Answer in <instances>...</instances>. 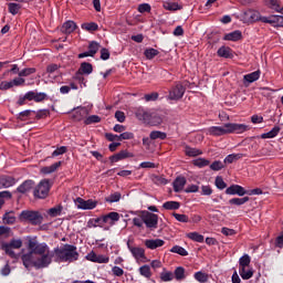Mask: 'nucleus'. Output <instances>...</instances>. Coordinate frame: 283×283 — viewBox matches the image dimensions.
<instances>
[{"label":"nucleus","mask_w":283,"mask_h":283,"mask_svg":"<svg viewBox=\"0 0 283 283\" xmlns=\"http://www.w3.org/2000/svg\"><path fill=\"white\" fill-rule=\"evenodd\" d=\"M150 140H165L167 138V133L160 130H153L149 135Z\"/></svg>","instance_id":"nucleus-26"},{"label":"nucleus","mask_w":283,"mask_h":283,"mask_svg":"<svg viewBox=\"0 0 283 283\" xmlns=\"http://www.w3.org/2000/svg\"><path fill=\"white\" fill-rule=\"evenodd\" d=\"M280 126H274L270 132L268 133H263L261 135V138L266 139V138H275V136H277V134H280Z\"/></svg>","instance_id":"nucleus-27"},{"label":"nucleus","mask_w":283,"mask_h":283,"mask_svg":"<svg viewBox=\"0 0 283 283\" xmlns=\"http://www.w3.org/2000/svg\"><path fill=\"white\" fill-rule=\"evenodd\" d=\"M240 19L243 23H255V21H260V12L248 9L240 15Z\"/></svg>","instance_id":"nucleus-8"},{"label":"nucleus","mask_w":283,"mask_h":283,"mask_svg":"<svg viewBox=\"0 0 283 283\" xmlns=\"http://www.w3.org/2000/svg\"><path fill=\"white\" fill-rule=\"evenodd\" d=\"M185 185H187V178L185 177H177L172 182L174 191L176 193H180L182 189H185Z\"/></svg>","instance_id":"nucleus-17"},{"label":"nucleus","mask_w":283,"mask_h":283,"mask_svg":"<svg viewBox=\"0 0 283 283\" xmlns=\"http://www.w3.org/2000/svg\"><path fill=\"white\" fill-rule=\"evenodd\" d=\"M146 103H150L151 101H158V93H150L144 96Z\"/></svg>","instance_id":"nucleus-63"},{"label":"nucleus","mask_w":283,"mask_h":283,"mask_svg":"<svg viewBox=\"0 0 283 283\" xmlns=\"http://www.w3.org/2000/svg\"><path fill=\"white\" fill-rule=\"evenodd\" d=\"M17 185V179L10 176H1L0 177V189H8L10 187H14Z\"/></svg>","instance_id":"nucleus-15"},{"label":"nucleus","mask_w":283,"mask_h":283,"mask_svg":"<svg viewBox=\"0 0 283 283\" xmlns=\"http://www.w3.org/2000/svg\"><path fill=\"white\" fill-rule=\"evenodd\" d=\"M163 207L167 211H176V210L180 209V202H178V201H166L163 205Z\"/></svg>","instance_id":"nucleus-28"},{"label":"nucleus","mask_w":283,"mask_h":283,"mask_svg":"<svg viewBox=\"0 0 283 283\" xmlns=\"http://www.w3.org/2000/svg\"><path fill=\"white\" fill-rule=\"evenodd\" d=\"M32 189H34V180L28 179L17 188V191L18 193H29Z\"/></svg>","instance_id":"nucleus-14"},{"label":"nucleus","mask_w":283,"mask_h":283,"mask_svg":"<svg viewBox=\"0 0 283 283\" xmlns=\"http://www.w3.org/2000/svg\"><path fill=\"white\" fill-rule=\"evenodd\" d=\"M249 126L244 124L227 123L223 126H211L207 129L209 136H227L228 134H244Z\"/></svg>","instance_id":"nucleus-3"},{"label":"nucleus","mask_w":283,"mask_h":283,"mask_svg":"<svg viewBox=\"0 0 283 283\" xmlns=\"http://www.w3.org/2000/svg\"><path fill=\"white\" fill-rule=\"evenodd\" d=\"M120 220V214L118 212H109L103 217H99L96 222H102L103 224H116Z\"/></svg>","instance_id":"nucleus-10"},{"label":"nucleus","mask_w":283,"mask_h":283,"mask_svg":"<svg viewBox=\"0 0 283 283\" xmlns=\"http://www.w3.org/2000/svg\"><path fill=\"white\" fill-rule=\"evenodd\" d=\"M74 30H76V23L72 20L64 22L61 28V31L63 32V34H72Z\"/></svg>","instance_id":"nucleus-19"},{"label":"nucleus","mask_w":283,"mask_h":283,"mask_svg":"<svg viewBox=\"0 0 283 283\" xmlns=\"http://www.w3.org/2000/svg\"><path fill=\"white\" fill-rule=\"evenodd\" d=\"M144 224H146V228L150 229V231L158 229V214L144 211Z\"/></svg>","instance_id":"nucleus-7"},{"label":"nucleus","mask_w":283,"mask_h":283,"mask_svg":"<svg viewBox=\"0 0 283 283\" xmlns=\"http://www.w3.org/2000/svg\"><path fill=\"white\" fill-rule=\"evenodd\" d=\"M94 72V66H92V63L90 62H83L80 65V69L75 73L76 81H84L85 78L83 76H90Z\"/></svg>","instance_id":"nucleus-6"},{"label":"nucleus","mask_w":283,"mask_h":283,"mask_svg":"<svg viewBox=\"0 0 283 283\" xmlns=\"http://www.w3.org/2000/svg\"><path fill=\"white\" fill-rule=\"evenodd\" d=\"M189 240H192L193 242H205V235L198 233V232H189L186 234Z\"/></svg>","instance_id":"nucleus-33"},{"label":"nucleus","mask_w":283,"mask_h":283,"mask_svg":"<svg viewBox=\"0 0 283 283\" xmlns=\"http://www.w3.org/2000/svg\"><path fill=\"white\" fill-rule=\"evenodd\" d=\"M80 254L76 245L66 243L61 248L53 249L54 262H67L69 264H72V262H76Z\"/></svg>","instance_id":"nucleus-2"},{"label":"nucleus","mask_w":283,"mask_h":283,"mask_svg":"<svg viewBox=\"0 0 283 283\" xmlns=\"http://www.w3.org/2000/svg\"><path fill=\"white\" fill-rule=\"evenodd\" d=\"M211 193H213L211 186H201V196H211Z\"/></svg>","instance_id":"nucleus-64"},{"label":"nucleus","mask_w":283,"mask_h":283,"mask_svg":"<svg viewBox=\"0 0 283 283\" xmlns=\"http://www.w3.org/2000/svg\"><path fill=\"white\" fill-rule=\"evenodd\" d=\"M186 154H187V156L196 157V156H200L202 154V151L197 148H187Z\"/></svg>","instance_id":"nucleus-58"},{"label":"nucleus","mask_w":283,"mask_h":283,"mask_svg":"<svg viewBox=\"0 0 283 283\" xmlns=\"http://www.w3.org/2000/svg\"><path fill=\"white\" fill-rule=\"evenodd\" d=\"M164 8L170 11L182 10V6L178 4V2H165Z\"/></svg>","instance_id":"nucleus-40"},{"label":"nucleus","mask_w":283,"mask_h":283,"mask_svg":"<svg viewBox=\"0 0 283 283\" xmlns=\"http://www.w3.org/2000/svg\"><path fill=\"white\" fill-rule=\"evenodd\" d=\"M165 245V241L161 239H149L145 241L147 249L154 250Z\"/></svg>","instance_id":"nucleus-18"},{"label":"nucleus","mask_w":283,"mask_h":283,"mask_svg":"<svg viewBox=\"0 0 283 283\" xmlns=\"http://www.w3.org/2000/svg\"><path fill=\"white\" fill-rule=\"evenodd\" d=\"M269 6L271 10H275V12H282V8H280V0H269Z\"/></svg>","instance_id":"nucleus-53"},{"label":"nucleus","mask_w":283,"mask_h":283,"mask_svg":"<svg viewBox=\"0 0 283 283\" xmlns=\"http://www.w3.org/2000/svg\"><path fill=\"white\" fill-rule=\"evenodd\" d=\"M210 169L212 171H220L221 169H224V164L220 160H216L210 165Z\"/></svg>","instance_id":"nucleus-52"},{"label":"nucleus","mask_w":283,"mask_h":283,"mask_svg":"<svg viewBox=\"0 0 283 283\" xmlns=\"http://www.w3.org/2000/svg\"><path fill=\"white\" fill-rule=\"evenodd\" d=\"M161 282H171L175 277L174 272L167 271L164 269V271L159 275Z\"/></svg>","instance_id":"nucleus-29"},{"label":"nucleus","mask_w":283,"mask_h":283,"mask_svg":"<svg viewBox=\"0 0 283 283\" xmlns=\"http://www.w3.org/2000/svg\"><path fill=\"white\" fill-rule=\"evenodd\" d=\"M172 216L175 217V219L177 220V222H189V217L187 214H180L177 212H174Z\"/></svg>","instance_id":"nucleus-56"},{"label":"nucleus","mask_w":283,"mask_h":283,"mask_svg":"<svg viewBox=\"0 0 283 283\" xmlns=\"http://www.w3.org/2000/svg\"><path fill=\"white\" fill-rule=\"evenodd\" d=\"M218 56H221L222 59H233V52L231 51V48L229 46H221L217 51Z\"/></svg>","instance_id":"nucleus-20"},{"label":"nucleus","mask_w":283,"mask_h":283,"mask_svg":"<svg viewBox=\"0 0 283 283\" xmlns=\"http://www.w3.org/2000/svg\"><path fill=\"white\" fill-rule=\"evenodd\" d=\"M147 116H149V114L147 112H145V109H138L136 112V117L139 119V120H147Z\"/></svg>","instance_id":"nucleus-62"},{"label":"nucleus","mask_w":283,"mask_h":283,"mask_svg":"<svg viewBox=\"0 0 283 283\" xmlns=\"http://www.w3.org/2000/svg\"><path fill=\"white\" fill-rule=\"evenodd\" d=\"M61 166V161H57V163H54L53 165L51 166H46V167H43L41 169V172L42 174H54V171H56V169Z\"/></svg>","instance_id":"nucleus-32"},{"label":"nucleus","mask_w":283,"mask_h":283,"mask_svg":"<svg viewBox=\"0 0 283 283\" xmlns=\"http://www.w3.org/2000/svg\"><path fill=\"white\" fill-rule=\"evenodd\" d=\"M228 196H247V190L240 185H232L226 189Z\"/></svg>","instance_id":"nucleus-12"},{"label":"nucleus","mask_w":283,"mask_h":283,"mask_svg":"<svg viewBox=\"0 0 283 283\" xmlns=\"http://www.w3.org/2000/svg\"><path fill=\"white\" fill-rule=\"evenodd\" d=\"M134 227H137L138 229H143V226L145 224V212L142 213L139 217H135L133 219Z\"/></svg>","instance_id":"nucleus-39"},{"label":"nucleus","mask_w":283,"mask_h":283,"mask_svg":"<svg viewBox=\"0 0 283 283\" xmlns=\"http://www.w3.org/2000/svg\"><path fill=\"white\" fill-rule=\"evenodd\" d=\"M87 116V108H78L74 112L73 118L74 120H83Z\"/></svg>","instance_id":"nucleus-31"},{"label":"nucleus","mask_w":283,"mask_h":283,"mask_svg":"<svg viewBox=\"0 0 283 283\" xmlns=\"http://www.w3.org/2000/svg\"><path fill=\"white\" fill-rule=\"evenodd\" d=\"M214 185L217 189H220V190L227 189V182H224V179H222L221 176L216 177Z\"/></svg>","instance_id":"nucleus-47"},{"label":"nucleus","mask_w":283,"mask_h":283,"mask_svg":"<svg viewBox=\"0 0 283 283\" xmlns=\"http://www.w3.org/2000/svg\"><path fill=\"white\" fill-rule=\"evenodd\" d=\"M127 248L130 251L133 258H135V260L145 259V249L139 248V247H134V245L129 244V241H127Z\"/></svg>","instance_id":"nucleus-11"},{"label":"nucleus","mask_w":283,"mask_h":283,"mask_svg":"<svg viewBox=\"0 0 283 283\" xmlns=\"http://www.w3.org/2000/svg\"><path fill=\"white\" fill-rule=\"evenodd\" d=\"M120 200V192H114L105 198L106 202H118Z\"/></svg>","instance_id":"nucleus-49"},{"label":"nucleus","mask_w":283,"mask_h":283,"mask_svg":"<svg viewBox=\"0 0 283 283\" xmlns=\"http://www.w3.org/2000/svg\"><path fill=\"white\" fill-rule=\"evenodd\" d=\"M21 217L31 222V224H41L43 222V214L39 211L24 210L21 212Z\"/></svg>","instance_id":"nucleus-5"},{"label":"nucleus","mask_w":283,"mask_h":283,"mask_svg":"<svg viewBox=\"0 0 283 283\" xmlns=\"http://www.w3.org/2000/svg\"><path fill=\"white\" fill-rule=\"evenodd\" d=\"M272 25L283 28V15H272Z\"/></svg>","instance_id":"nucleus-42"},{"label":"nucleus","mask_w":283,"mask_h":283,"mask_svg":"<svg viewBox=\"0 0 283 283\" xmlns=\"http://www.w3.org/2000/svg\"><path fill=\"white\" fill-rule=\"evenodd\" d=\"M4 198H8V199L12 198V192H10L8 190L0 192V209H1V207H3V205H6Z\"/></svg>","instance_id":"nucleus-48"},{"label":"nucleus","mask_w":283,"mask_h":283,"mask_svg":"<svg viewBox=\"0 0 283 283\" xmlns=\"http://www.w3.org/2000/svg\"><path fill=\"white\" fill-rule=\"evenodd\" d=\"M95 262L97 264H107L109 262V256H105L103 254H97Z\"/></svg>","instance_id":"nucleus-61"},{"label":"nucleus","mask_w":283,"mask_h":283,"mask_svg":"<svg viewBox=\"0 0 283 283\" xmlns=\"http://www.w3.org/2000/svg\"><path fill=\"white\" fill-rule=\"evenodd\" d=\"M224 41H240L242 39V31L237 30L224 35Z\"/></svg>","instance_id":"nucleus-21"},{"label":"nucleus","mask_w":283,"mask_h":283,"mask_svg":"<svg viewBox=\"0 0 283 283\" xmlns=\"http://www.w3.org/2000/svg\"><path fill=\"white\" fill-rule=\"evenodd\" d=\"M260 71H254L252 73H249L247 75L243 76V81L245 83H255V81H258L260 78Z\"/></svg>","instance_id":"nucleus-22"},{"label":"nucleus","mask_w":283,"mask_h":283,"mask_svg":"<svg viewBox=\"0 0 283 283\" xmlns=\"http://www.w3.org/2000/svg\"><path fill=\"white\" fill-rule=\"evenodd\" d=\"M61 211H63V207H54L49 209L48 213L51 218H56V216H61Z\"/></svg>","instance_id":"nucleus-50"},{"label":"nucleus","mask_w":283,"mask_h":283,"mask_svg":"<svg viewBox=\"0 0 283 283\" xmlns=\"http://www.w3.org/2000/svg\"><path fill=\"white\" fill-rule=\"evenodd\" d=\"M3 224H14L17 222V217L14 212H6L2 217Z\"/></svg>","instance_id":"nucleus-24"},{"label":"nucleus","mask_w":283,"mask_h":283,"mask_svg":"<svg viewBox=\"0 0 283 283\" xmlns=\"http://www.w3.org/2000/svg\"><path fill=\"white\" fill-rule=\"evenodd\" d=\"M170 253H177L178 255H181V256H187V255H189V252L185 249V248H182V247H180V245H175V247H172L171 249H170Z\"/></svg>","instance_id":"nucleus-35"},{"label":"nucleus","mask_w":283,"mask_h":283,"mask_svg":"<svg viewBox=\"0 0 283 283\" xmlns=\"http://www.w3.org/2000/svg\"><path fill=\"white\" fill-rule=\"evenodd\" d=\"M125 158H134V154L122 150L113 156L109 157L111 163H118L119 160H125Z\"/></svg>","instance_id":"nucleus-16"},{"label":"nucleus","mask_w":283,"mask_h":283,"mask_svg":"<svg viewBox=\"0 0 283 283\" xmlns=\"http://www.w3.org/2000/svg\"><path fill=\"white\" fill-rule=\"evenodd\" d=\"M195 280H197V282H200V283H207L209 282V274L203 273L202 271L196 272Z\"/></svg>","instance_id":"nucleus-38"},{"label":"nucleus","mask_w":283,"mask_h":283,"mask_svg":"<svg viewBox=\"0 0 283 283\" xmlns=\"http://www.w3.org/2000/svg\"><path fill=\"white\" fill-rule=\"evenodd\" d=\"M158 54H160V52L154 48H149L144 51V55L146 59H148V61H151V59L158 56Z\"/></svg>","instance_id":"nucleus-34"},{"label":"nucleus","mask_w":283,"mask_h":283,"mask_svg":"<svg viewBox=\"0 0 283 283\" xmlns=\"http://www.w3.org/2000/svg\"><path fill=\"white\" fill-rule=\"evenodd\" d=\"M138 12H140V14H144V12H151V6H149V3H142L138 6Z\"/></svg>","instance_id":"nucleus-59"},{"label":"nucleus","mask_w":283,"mask_h":283,"mask_svg":"<svg viewBox=\"0 0 283 283\" xmlns=\"http://www.w3.org/2000/svg\"><path fill=\"white\" fill-rule=\"evenodd\" d=\"M139 274L143 275V277H146L147 280L151 279V268L149 265H143L139 268Z\"/></svg>","instance_id":"nucleus-37"},{"label":"nucleus","mask_w":283,"mask_h":283,"mask_svg":"<svg viewBox=\"0 0 283 283\" xmlns=\"http://www.w3.org/2000/svg\"><path fill=\"white\" fill-rule=\"evenodd\" d=\"M174 275H175V279H176L177 281H179V282H180V280H185V268L178 266V268L175 270Z\"/></svg>","instance_id":"nucleus-44"},{"label":"nucleus","mask_w":283,"mask_h":283,"mask_svg":"<svg viewBox=\"0 0 283 283\" xmlns=\"http://www.w3.org/2000/svg\"><path fill=\"white\" fill-rule=\"evenodd\" d=\"M251 264V256L249 254H244L239 259V266L240 269H247Z\"/></svg>","instance_id":"nucleus-36"},{"label":"nucleus","mask_w":283,"mask_h":283,"mask_svg":"<svg viewBox=\"0 0 283 283\" xmlns=\"http://www.w3.org/2000/svg\"><path fill=\"white\" fill-rule=\"evenodd\" d=\"M36 73V69L34 67H28V69H23L22 71L19 72V76L23 77V76H30L32 74Z\"/></svg>","instance_id":"nucleus-51"},{"label":"nucleus","mask_w":283,"mask_h":283,"mask_svg":"<svg viewBox=\"0 0 283 283\" xmlns=\"http://www.w3.org/2000/svg\"><path fill=\"white\" fill-rule=\"evenodd\" d=\"M209 163L210 161L205 158H198V159L193 160L195 167H199L200 169H202V167H209Z\"/></svg>","instance_id":"nucleus-45"},{"label":"nucleus","mask_w":283,"mask_h":283,"mask_svg":"<svg viewBox=\"0 0 283 283\" xmlns=\"http://www.w3.org/2000/svg\"><path fill=\"white\" fill-rule=\"evenodd\" d=\"M99 49L101 44L96 41L91 42L88 45V51L93 56L96 54V52H98Z\"/></svg>","instance_id":"nucleus-46"},{"label":"nucleus","mask_w":283,"mask_h":283,"mask_svg":"<svg viewBox=\"0 0 283 283\" xmlns=\"http://www.w3.org/2000/svg\"><path fill=\"white\" fill-rule=\"evenodd\" d=\"M82 30H86V32H96V30H98V24H96V22L83 23Z\"/></svg>","instance_id":"nucleus-41"},{"label":"nucleus","mask_w":283,"mask_h":283,"mask_svg":"<svg viewBox=\"0 0 283 283\" xmlns=\"http://www.w3.org/2000/svg\"><path fill=\"white\" fill-rule=\"evenodd\" d=\"M85 125H93V123H101V117L97 115H91L84 120Z\"/></svg>","instance_id":"nucleus-54"},{"label":"nucleus","mask_w":283,"mask_h":283,"mask_svg":"<svg viewBox=\"0 0 283 283\" xmlns=\"http://www.w3.org/2000/svg\"><path fill=\"white\" fill-rule=\"evenodd\" d=\"M8 8H9V12L10 14H19V10H21V4L19 3H14V2H10L8 4Z\"/></svg>","instance_id":"nucleus-43"},{"label":"nucleus","mask_w":283,"mask_h":283,"mask_svg":"<svg viewBox=\"0 0 283 283\" xmlns=\"http://www.w3.org/2000/svg\"><path fill=\"white\" fill-rule=\"evenodd\" d=\"M239 274L242 280H251L253 277V270L248 268H239Z\"/></svg>","instance_id":"nucleus-23"},{"label":"nucleus","mask_w":283,"mask_h":283,"mask_svg":"<svg viewBox=\"0 0 283 283\" xmlns=\"http://www.w3.org/2000/svg\"><path fill=\"white\" fill-rule=\"evenodd\" d=\"M30 252L22 254L21 260L25 269H48L54 259V250L50 251L48 243H38L36 240H29Z\"/></svg>","instance_id":"nucleus-1"},{"label":"nucleus","mask_w":283,"mask_h":283,"mask_svg":"<svg viewBox=\"0 0 283 283\" xmlns=\"http://www.w3.org/2000/svg\"><path fill=\"white\" fill-rule=\"evenodd\" d=\"M186 88L182 84L174 86L168 94V101H180L185 96Z\"/></svg>","instance_id":"nucleus-9"},{"label":"nucleus","mask_w":283,"mask_h":283,"mask_svg":"<svg viewBox=\"0 0 283 283\" xmlns=\"http://www.w3.org/2000/svg\"><path fill=\"white\" fill-rule=\"evenodd\" d=\"M50 189H52V184L50 179H42L33 190L34 198L40 200H45L50 196Z\"/></svg>","instance_id":"nucleus-4"},{"label":"nucleus","mask_w":283,"mask_h":283,"mask_svg":"<svg viewBox=\"0 0 283 283\" xmlns=\"http://www.w3.org/2000/svg\"><path fill=\"white\" fill-rule=\"evenodd\" d=\"M133 138H134V133H129V132L122 133L118 136V140H132Z\"/></svg>","instance_id":"nucleus-60"},{"label":"nucleus","mask_w":283,"mask_h":283,"mask_svg":"<svg viewBox=\"0 0 283 283\" xmlns=\"http://www.w3.org/2000/svg\"><path fill=\"white\" fill-rule=\"evenodd\" d=\"M112 273L115 275V277H123V275H125L123 268L116 265L112 268Z\"/></svg>","instance_id":"nucleus-57"},{"label":"nucleus","mask_w":283,"mask_h":283,"mask_svg":"<svg viewBox=\"0 0 283 283\" xmlns=\"http://www.w3.org/2000/svg\"><path fill=\"white\" fill-rule=\"evenodd\" d=\"M76 202H77L78 209H83V210L96 209V201L92 199L85 200L83 198H77Z\"/></svg>","instance_id":"nucleus-13"},{"label":"nucleus","mask_w":283,"mask_h":283,"mask_svg":"<svg viewBox=\"0 0 283 283\" xmlns=\"http://www.w3.org/2000/svg\"><path fill=\"white\" fill-rule=\"evenodd\" d=\"M66 151L67 147L61 146L52 153L51 158H56V156H63V154H65Z\"/></svg>","instance_id":"nucleus-55"},{"label":"nucleus","mask_w":283,"mask_h":283,"mask_svg":"<svg viewBox=\"0 0 283 283\" xmlns=\"http://www.w3.org/2000/svg\"><path fill=\"white\" fill-rule=\"evenodd\" d=\"M241 158H244L243 154H230L224 158L223 163L226 165H231L232 163H235V160H240Z\"/></svg>","instance_id":"nucleus-25"},{"label":"nucleus","mask_w":283,"mask_h":283,"mask_svg":"<svg viewBox=\"0 0 283 283\" xmlns=\"http://www.w3.org/2000/svg\"><path fill=\"white\" fill-rule=\"evenodd\" d=\"M247 202H249V197L232 198L229 200V205H234L235 207H242V205H247Z\"/></svg>","instance_id":"nucleus-30"}]
</instances>
